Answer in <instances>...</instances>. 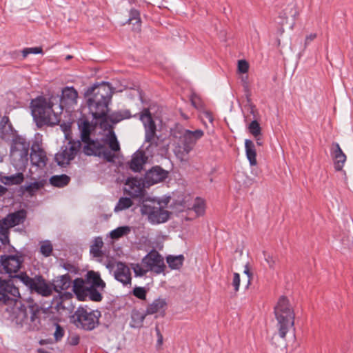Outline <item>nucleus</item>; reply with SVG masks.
Wrapping results in <instances>:
<instances>
[{
  "mask_svg": "<svg viewBox=\"0 0 353 353\" xmlns=\"http://www.w3.org/2000/svg\"><path fill=\"white\" fill-rule=\"evenodd\" d=\"M19 290L12 280L0 279V305L6 306V317L26 330H36L39 327L40 320L37 313L26 308L19 301Z\"/></svg>",
  "mask_w": 353,
  "mask_h": 353,
  "instance_id": "f257e3e1",
  "label": "nucleus"
},
{
  "mask_svg": "<svg viewBox=\"0 0 353 353\" xmlns=\"http://www.w3.org/2000/svg\"><path fill=\"white\" fill-rule=\"evenodd\" d=\"M77 124L81 140L85 143L83 152L86 155H94L103 158L109 162L114 161L117 152L120 151V145L114 132L112 130L108 131L102 139L103 143H101L90 138L93 126L85 117H81Z\"/></svg>",
  "mask_w": 353,
  "mask_h": 353,
  "instance_id": "f03ea898",
  "label": "nucleus"
},
{
  "mask_svg": "<svg viewBox=\"0 0 353 353\" xmlns=\"http://www.w3.org/2000/svg\"><path fill=\"white\" fill-rule=\"evenodd\" d=\"M278 333H274L271 343L276 347H285V336L290 329L294 330V313L288 299L281 296L274 307Z\"/></svg>",
  "mask_w": 353,
  "mask_h": 353,
  "instance_id": "7ed1b4c3",
  "label": "nucleus"
},
{
  "mask_svg": "<svg viewBox=\"0 0 353 353\" xmlns=\"http://www.w3.org/2000/svg\"><path fill=\"white\" fill-rule=\"evenodd\" d=\"M112 93L111 85L105 82L93 86L87 91L88 107L94 119H103L106 117Z\"/></svg>",
  "mask_w": 353,
  "mask_h": 353,
  "instance_id": "20e7f679",
  "label": "nucleus"
},
{
  "mask_svg": "<svg viewBox=\"0 0 353 353\" xmlns=\"http://www.w3.org/2000/svg\"><path fill=\"white\" fill-rule=\"evenodd\" d=\"M203 135L204 132L201 129L191 130L181 128L174 132L176 140L172 143V151L177 159L181 162H188L190 152Z\"/></svg>",
  "mask_w": 353,
  "mask_h": 353,
  "instance_id": "39448f33",
  "label": "nucleus"
},
{
  "mask_svg": "<svg viewBox=\"0 0 353 353\" xmlns=\"http://www.w3.org/2000/svg\"><path fill=\"white\" fill-rule=\"evenodd\" d=\"M57 97L52 96L47 99L43 97H37L31 102V112L34 119L43 124L56 125L60 121V112L55 106Z\"/></svg>",
  "mask_w": 353,
  "mask_h": 353,
  "instance_id": "423d86ee",
  "label": "nucleus"
},
{
  "mask_svg": "<svg viewBox=\"0 0 353 353\" xmlns=\"http://www.w3.org/2000/svg\"><path fill=\"white\" fill-rule=\"evenodd\" d=\"M140 119L145 129V139L142 145L143 150L152 157L157 152L160 143V139L156 134V125L148 109L143 110L140 116Z\"/></svg>",
  "mask_w": 353,
  "mask_h": 353,
  "instance_id": "0eeeda50",
  "label": "nucleus"
},
{
  "mask_svg": "<svg viewBox=\"0 0 353 353\" xmlns=\"http://www.w3.org/2000/svg\"><path fill=\"white\" fill-rule=\"evenodd\" d=\"M30 143L21 137H16L10 148V159L13 166L23 171L28 163Z\"/></svg>",
  "mask_w": 353,
  "mask_h": 353,
  "instance_id": "6e6552de",
  "label": "nucleus"
},
{
  "mask_svg": "<svg viewBox=\"0 0 353 353\" xmlns=\"http://www.w3.org/2000/svg\"><path fill=\"white\" fill-rule=\"evenodd\" d=\"M101 315L97 310H94L87 306L79 307L72 315V320L77 327L92 330L99 325Z\"/></svg>",
  "mask_w": 353,
  "mask_h": 353,
  "instance_id": "1a4fd4ad",
  "label": "nucleus"
},
{
  "mask_svg": "<svg viewBox=\"0 0 353 353\" xmlns=\"http://www.w3.org/2000/svg\"><path fill=\"white\" fill-rule=\"evenodd\" d=\"M13 278L19 279L32 292H34L43 296H49L52 293V286L47 283L41 276L31 278L26 273L21 272L14 276Z\"/></svg>",
  "mask_w": 353,
  "mask_h": 353,
  "instance_id": "9d476101",
  "label": "nucleus"
},
{
  "mask_svg": "<svg viewBox=\"0 0 353 353\" xmlns=\"http://www.w3.org/2000/svg\"><path fill=\"white\" fill-rule=\"evenodd\" d=\"M142 214L148 216L152 223H161L165 222L169 218V212L164 209L159 201H150L144 203L141 207Z\"/></svg>",
  "mask_w": 353,
  "mask_h": 353,
  "instance_id": "9b49d317",
  "label": "nucleus"
},
{
  "mask_svg": "<svg viewBox=\"0 0 353 353\" xmlns=\"http://www.w3.org/2000/svg\"><path fill=\"white\" fill-rule=\"evenodd\" d=\"M81 147L79 140H70L55 154V161L59 166L63 167L74 159Z\"/></svg>",
  "mask_w": 353,
  "mask_h": 353,
  "instance_id": "f8f14e48",
  "label": "nucleus"
},
{
  "mask_svg": "<svg viewBox=\"0 0 353 353\" xmlns=\"http://www.w3.org/2000/svg\"><path fill=\"white\" fill-rule=\"evenodd\" d=\"M97 289L88 288L83 279H76L73 282V291L79 301H85L89 297L92 301H100L102 296Z\"/></svg>",
  "mask_w": 353,
  "mask_h": 353,
  "instance_id": "ddd939ff",
  "label": "nucleus"
},
{
  "mask_svg": "<svg viewBox=\"0 0 353 353\" xmlns=\"http://www.w3.org/2000/svg\"><path fill=\"white\" fill-rule=\"evenodd\" d=\"M142 264L148 268L149 272H153L157 274L163 273L166 268L163 256L154 250L143 258Z\"/></svg>",
  "mask_w": 353,
  "mask_h": 353,
  "instance_id": "4468645a",
  "label": "nucleus"
},
{
  "mask_svg": "<svg viewBox=\"0 0 353 353\" xmlns=\"http://www.w3.org/2000/svg\"><path fill=\"white\" fill-rule=\"evenodd\" d=\"M23 261V256L19 252L1 256V265L3 270L9 274L18 272Z\"/></svg>",
  "mask_w": 353,
  "mask_h": 353,
  "instance_id": "2eb2a0df",
  "label": "nucleus"
},
{
  "mask_svg": "<svg viewBox=\"0 0 353 353\" xmlns=\"http://www.w3.org/2000/svg\"><path fill=\"white\" fill-rule=\"evenodd\" d=\"M299 15V10L297 3L295 1L292 0L287 4H283L281 6V10L279 12V18L281 19V25L288 23V20L290 17L292 19L291 28L295 24L296 17Z\"/></svg>",
  "mask_w": 353,
  "mask_h": 353,
  "instance_id": "dca6fc26",
  "label": "nucleus"
},
{
  "mask_svg": "<svg viewBox=\"0 0 353 353\" xmlns=\"http://www.w3.org/2000/svg\"><path fill=\"white\" fill-rule=\"evenodd\" d=\"M78 92L73 87H65L62 90L60 103L57 105L60 114L64 106H72L77 104Z\"/></svg>",
  "mask_w": 353,
  "mask_h": 353,
  "instance_id": "f3484780",
  "label": "nucleus"
},
{
  "mask_svg": "<svg viewBox=\"0 0 353 353\" xmlns=\"http://www.w3.org/2000/svg\"><path fill=\"white\" fill-rule=\"evenodd\" d=\"M114 279L123 285H130L132 276L130 268L123 262H117L114 271Z\"/></svg>",
  "mask_w": 353,
  "mask_h": 353,
  "instance_id": "a211bd4d",
  "label": "nucleus"
},
{
  "mask_svg": "<svg viewBox=\"0 0 353 353\" xmlns=\"http://www.w3.org/2000/svg\"><path fill=\"white\" fill-rule=\"evenodd\" d=\"M168 172L161 168L156 166L148 171L145 176V183L148 185H152L165 180Z\"/></svg>",
  "mask_w": 353,
  "mask_h": 353,
  "instance_id": "6ab92c4d",
  "label": "nucleus"
},
{
  "mask_svg": "<svg viewBox=\"0 0 353 353\" xmlns=\"http://www.w3.org/2000/svg\"><path fill=\"white\" fill-rule=\"evenodd\" d=\"M30 158L32 164L38 168H43L46 165L47 157L46 152L37 143L32 145Z\"/></svg>",
  "mask_w": 353,
  "mask_h": 353,
  "instance_id": "aec40b11",
  "label": "nucleus"
},
{
  "mask_svg": "<svg viewBox=\"0 0 353 353\" xmlns=\"http://www.w3.org/2000/svg\"><path fill=\"white\" fill-rule=\"evenodd\" d=\"M124 190L132 197H138L142 195L143 185L137 178H128L125 183Z\"/></svg>",
  "mask_w": 353,
  "mask_h": 353,
  "instance_id": "412c9836",
  "label": "nucleus"
},
{
  "mask_svg": "<svg viewBox=\"0 0 353 353\" xmlns=\"http://www.w3.org/2000/svg\"><path fill=\"white\" fill-rule=\"evenodd\" d=\"M25 218L26 212L24 210H19L7 215L6 217L0 221V225L9 229L23 223Z\"/></svg>",
  "mask_w": 353,
  "mask_h": 353,
  "instance_id": "4be33fe9",
  "label": "nucleus"
},
{
  "mask_svg": "<svg viewBox=\"0 0 353 353\" xmlns=\"http://www.w3.org/2000/svg\"><path fill=\"white\" fill-rule=\"evenodd\" d=\"M148 157H150L143 150L137 151L132 157L129 162L130 168L134 172H139L143 169V165L146 163Z\"/></svg>",
  "mask_w": 353,
  "mask_h": 353,
  "instance_id": "5701e85b",
  "label": "nucleus"
},
{
  "mask_svg": "<svg viewBox=\"0 0 353 353\" xmlns=\"http://www.w3.org/2000/svg\"><path fill=\"white\" fill-rule=\"evenodd\" d=\"M331 154L334 160V169L336 171H342L346 161V155L343 153L338 143H332Z\"/></svg>",
  "mask_w": 353,
  "mask_h": 353,
  "instance_id": "b1692460",
  "label": "nucleus"
},
{
  "mask_svg": "<svg viewBox=\"0 0 353 353\" xmlns=\"http://www.w3.org/2000/svg\"><path fill=\"white\" fill-rule=\"evenodd\" d=\"M84 281L88 288H98L99 290H103L105 287V283L101 279L99 273L94 271L88 272Z\"/></svg>",
  "mask_w": 353,
  "mask_h": 353,
  "instance_id": "393cba45",
  "label": "nucleus"
},
{
  "mask_svg": "<svg viewBox=\"0 0 353 353\" xmlns=\"http://www.w3.org/2000/svg\"><path fill=\"white\" fill-rule=\"evenodd\" d=\"M166 305L167 303L165 299L161 298L155 299L151 304L148 306L146 309V314H154L159 313L160 314H163Z\"/></svg>",
  "mask_w": 353,
  "mask_h": 353,
  "instance_id": "a878e982",
  "label": "nucleus"
},
{
  "mask_svg": "<svg viewBox=\"0 0 353 353\" xmlns=\"http://www.w3.org/2000/svg\"><path fill=\"white\" fill-rule=\"evenodd\" d=\"M246 157L251 166L256 165V150L254 143L250 139H245V142Z\"/></svg>",
  "mask_w": 353,
  "mask_h": 353,
  "instance_id": "bb28decb",
  "label": "nucleus"
},
{
  "mask_svg": "<svg viewBox=\"0 0 353 353\" xmlns=\"http://www.w3.org/2000/svg\"><path fill=\"white\" fill-rule=\"evenodd\" d=\"M13 134V130L9 118L6 116L2 117L0 121V137L3 139H8Z\"/></svg>",
  "mask_w": 353,
  "mask_h": 353,
  "instance_id": "cd10ccee",
  "label": "nucleus"
},
{
  "mask_svg": "<svg viewBox=\"0 0 353 353\" xmlns=\"http://www.w3.org/2000/svg\"><path fill=\"white\" fill-rule=\"evenodd\" d=\"M22 172L23 171H20L10 176H1L0 181L6 185H20L24 180V176Z\"/></svg>",
  "mask_w": 353,
  "mask_h": 353,
  "instance_id": "c85d7f7f",
  "label": "nucleus"
},
{
  "mask_svg": "<svg viewBox=\"0 0 353 353\" xmlns=\"http://www.w3.org/2000/svg\"><path fill=\"white\" fill-rule=\"evenodd\" d=\"M70 285V276L67 274L57 277L53 283L52 290L57 292L67 290Z\"/></svg>",
  "mask_w": 353,
  "mask_h": 353,
  "instance_id": "c756f323",
  "label": "nucleus"
},
{
  "mask_svg": "<svg viewBox=\"0 0 353 353\" xmlns=\"http://www.w3.org/2000/svg\"><path fill=\"white\" fill-rule=\"evenodd\" d=\"M167 263L168 266L172 270H179L180 269L184 261V256L182 254H179L177 256L170 255L166 258Z\"/></svg>",
  "mask_w": 353,
  "mask_h": 353,
  "instance_id": "7c9ffc66",
  "label": "nucleus"
},
{
  "mask_svg": "<svg viewBox=\"0 0 353 353\" xmlns=\"http://www.w3.org/2000/svg\"><path fill=\"white\" fill-rule=\"evenodd\" d=\"M46 184L45 180H40L27 184L23 187L25 192L29 195L33 196L38 190L42 188Z\"/></svg>",
  "mask_w": 353,
  "mask_h": 353,
  "instance_id": "2f4dec72",
  "label": "nucleus"
},
{
  "mask_svg": "<svg viewBox=\"0 0 353 353\" xmlns=\"http://www.w3.org/2000/svg\"><path fill=\"white\" fill-rule=\"evenodd\" d=\"M70 181V177L65 174L54 175L50 179L51 185L58 188H62L68 185Z\"/></svg>",
  "mask_w": 353,
  "mask_h": 353,
  "instance_id": "473e14b6",
  "label": "nucleus"
},
{
  "mask_svg": "<svg viewBox=\"0 0 353 353\" xmlns=\"http://www.w3.org/2000/svg\"><path fill=\"white\" fill-rule=\"evenodd\" d=\"M103 242L102 238L96 237L92 245L90 246V254L94 257L101 256L102 254L101 248L103 247Z\"/></svg>",
  "mask_w": 353,
  "mask_h": 353,
  "instance_id": "72a5a7b5",
  "label": "nucleus"
},
{
  "mask_svg": "<svg viewBox=\"0 0 353 353\" xmlns=\"http://www.w3.org/2000/svg\"><path fill=\"white\" fill-rule=\"evenodd\" d=\"M148 314L146 312L142 313L139 311H134L132 314V323L131 326L133 327H140L142 326L145 316Z\"/></svg>",
  "mask_w": 353,
  "mask_h": 353,
  "instance_id": "f704fd0d",
  "label": "nucleus"
},
{
  "mask_svg": "<svg viewBox=\"0 0 353 353\" xmlns=\"http://www.w3.org/2000/svg\"><path fill=\"white\" fill-rule=\"evenodd\" d=\"M131 231V228L129 226H121L113 230H112L110 233V236L113 239H117L123 236L128 234Z\"/></svg>",
  "mask_w": 353,
  "mask_h": 353,
  "instance_id": "c9c22d12",
  "label": "nucleus"
},
{
  "mask_svg": "<svg viewBox=\"0 0 353 353\" xmlns=\"http://www.w3.org/2000/svg\"><path fill=\"white\" fill-rule=\"evenodd\" d=\"M248 130L254 138L261 137V128L256 119H253L248 125Z\"/></svg>",
  "mask_w": 353,
  "mask_h": 353,
  "instance_id": "e433bc0d",
  "label": "nucleus"
},
{
  "mask_svg": "<svg viewBox=\"0 0 353 353\" xmlns=\"http://www.w3.org/2000/svg\"><path fill=\"white\" fill-rule=\"evenodd\" d=\"M40 253L45 257L50 256L52 252L53 247L51 242L48 240L42 241L39 243Z\"/></svg>",
  "mask_w": 353,
  "mask_h": 353,
  "instance_id": "4c0bfd02",
  "label": "nucleus"
},
{
  "mask_svg": "<svg viewBox=\"0 0 353 353\" xmlns=\"http://www.w3.org/2000/svg\"><path fill=\"white\" fill-rule=\"evenodd\" d=\"M128 23L134 26V28L135 30L138 31L140 30L141 19L139 12L137 10H132L130 11Z\"/></svg>",
  "mask_w": 353,
  "mask_h": 353,
  "instance_id": "58836bf2",
  "label": "nucleus"
},
{
  "mask_svg": "<svg viewBox=\"0 0 353 353\" xmlns=\"http://www.w3.org/2000/svg\"><path fill=\"white\" fill-rule=\"evenodd\" d=\"M132 205V201L130 198H121L114 208L115 212L122 211L129 208Z\"/></svg>",
  "mask_w": 353,
  "mask_h": 353,
  "instance_id": "ea45409f",
  "label": "nucleus"
},
{
  "mask_svg": "<svg viewBox=\"0 0 353 353\" xmlns=\"http://www.w3.org/2000/svg\"><path fill=\"white\" fill-rule=\"evenodd\" d=\"M192 209L198 216L203 215L205 210L204 200L201 198H196L193 204Z\"/></svg>",
  "mask_w": 353,
  "mask_h": 353,
  "instance_id": "a19ab883",
  "label": "nucleus"
},
{
  "mask_svg": "<svg viewBox=\"0 0 353 353\" xmlns=\"http://www.w3.org/2000/svg\"><path fill=\"white\" fill-rule=\"evenodd\" d=\"M244 274L248 277V283L246 288H248L256 281V275L254 270L249 267L248 264L244 265Z\"/></svg>",
  "mask_w": 353,
  "mask_h": 353,
  "instance_id": "79ce46f5",
  "label": "nucleus"
},
{
  "mask_svg": "<svg viewBox=\"0 0 353 353\" xmlns=\"http://www.w3.org/2000/svg\"><path fill=\"white\" fill-rule=\"evenodd\" d=\"M131 268L133 270L136 276H143L149 272L147 268L139 263H132Z\"/></svg>",
  "mask_w": 353,
  "mask_h": 353,
  "instance_id": "37998d69",
  "label": "nucleus"
},
{
  "mask_svg": "<svg viewBox=\"0 0 353 353\" xmlns=\"http://www.w3.org/2000/svg\"><path fill=\"white\" fill-rule=\"evenodd\" d=\"M41 53H43V49L41 47L26 48L22 50V55L23 58L27 57L30 54H37Z\"/></svg>",
  "mask_w": 353,
  "mask_h": 353,
  "instance_id": "c03bdc74",
  "label": "nucleus"
},
{
  "mask_svg": "<svg viewBox=\"0 0 353 353\" xmlns=\"http://www.w3.org/2000/svg\"><path fill=\"white\" fill-rule=\"evenodd\" d=\"M60 128L64 134L65 139L68 141L73 140L71 137V124L70 123H64L60 125Z\"/></svg>",
  "mask_w": 353,
  "mask_h": 353,
  "instance_id": "a18cd8bd",
  "label": "nucleus"
},
{
  "mask_svg": "<svg viewBox=\"0 0 353 353\" xmlns=\"http://www.w3.org/2000/svg\"><path fill=\"white\" fill-rule=\"evenodd\" d=\"M247 98V105H244V108H247V110L253 115V119H256L257 117V110L256 109V106L251 102V99L249 96L246 94Z\"/></svg>",
  "mask_w": 353,
  "mask_h": 353,
  "instance_id": "49530a36",
  "label": "nucleus"
},
{
  "mask_svg": "<svg viewBox=\"0 0 353 353\" xmlns=\"http://www.w3.org/2000/svg\"><path fill=\"white\" fill-rule=\"evenodd\" d=\"M8 233V228L0 225V241L4 245L9 243Z\"/></svg>",
  "mask_w": 353,
  "mask_h": 353,
  "instance_id": "de8ad7c7",
  "label": "nucleus"
},
{
  "mask_svg": "<svg viewBox=\"0 0 353 353\" xmlns=\"http://www.w3.org/2000/svg\"><path fill=\"white\" fill-rule=\"evenodd\" d=\"M133 294L136 297H137L140 299L144 300V299H145V296H146V290H145L144 288L136 287L133 290Z\"/></svg>",
  "mask_w": 353,
  "mask_h": 353,
  "instance_id": "09e8293b",
  "label": "nucleus"
},
{
  "mask_svg": "<svg viewBox=\"0 0 353 353\" xmlns=\"http://www.w3.org/2000/svg\"><path fill=\"white\" fill-rule=\"evenodd\" d=\"M341 243L345 248H350L353 244V237L350 235L344 236L341 239Z\"/></svg>",
  "mask_w": 353,
  "mask_h": 353,
  "instance_id": "8fccbe9b",
  "label": "nucleus"
},
{
  "mask_svg": "<svg viewBox=\"0 0 353 353\" xmlns=\"http://www.w3.org/2000/svg\"><path fill=\"white\" fill-rule=\"evenodd\" d=\"M240 282H241V279H240L239 274L234 273V277H233V281H232V285L234 286V290L236 292L238 291L239 289Z\"/></svg>",
  "mask_w": 353,
  "mask_h": 353,
  "instance_id": "3c124183",
  "label": "nucleus"
},
{
  "mask_svg": "<svg viewBox=\"0 0 353 353\" xmlns=\"http://www.w3.org/2000/svg\"><path fill=\"white\" fill-rule=\"evenodd\" d=\"M63 334H64V331L61 328V327L59 325H57L56 330L54 333L55 340L57 341H59L63 336Z\"/></svg>",
  "mask_w": 353,
  "mask_h": 353,
  "instance_id": "603ef678",
  "label": "nucleus"
},
{
  "mask_svg": "<svg viewBox=\"0 0 353 353\" xmlns=\"http://www.w3.org/2000/svg\"><path fill=\"white\" fill-rule=\"evenodd\" d=\"M201 119L205 122V120H208L210 123H212L213 117L212 114L208 111H203L201 114Z\"/></svg>",
  "mask_w": 353,
  "mask_h": 353,
  "instance_id": "864d4df0",
  "label": "nucleus"
},
{
  "mask_svg": "<svg viewBox=\"0 0 353 353\" xmlns=\"http://www.w3.org/2000/svg\"><path fill=\"white\" fill-rule=\"evenodd\" d=\"M265 260L268 263L270 268H274L275 265V260L273 256L270 255H265Z\"/></svg>",
  "mask_w": 353,
  "mask_h": 353,
  "instance_id": "5fc2aeb1",
  "label": "nucleus"
},
{
  "mask_svg": "<svg viewBox=\"0 0 353 353\" xmlns=\"http://www.w3.org/2000/svg\"><path fill=\"white\" fill-rule=\"evenodd\" d=\"M316 33H312V34L307 35L305 39V43H304L305 48H306L307 46L309 45V43L311 41H312L314 39H316Z\"/></svg>",
  "mask_w": 353,
  "mask_h": 353,
  "instance_id": "6e6d98bb",
  "label": "nucleus"
},
{
  "mask_svg": "<svg viewBox=\"0 0 353 353\" xmlns=\"http://www.w3.org/2000/svg\"><path fill=\"white\" fill-rule=\"evenodd\" d=\"M156 332H157V337H158L157 344L159 345H161L162 343H163V336L161 334L160 330H159L158 327L156 328Z\"/></svg>",
  "mask_w": 353,
  "mask_h": 353,
  "instance_id": "4d7b16f0",
  "label": "nucleus"
},
{
  "mask_svg": "<svg viewBox=\"0 0 353 353\" xmlns=\"http://www.w3.org/2000/svg\"><path fill=\"white\" fill-rule=\"evenodd\" d=\"M38 353H53L52 349L41 347L37 350Z\"/></svg>",
  "mask_w": 353,
  "mask_h": 353,
  "instance_id": "13d9d810",
  "label": "nucleus"
},
{
  "mask_svg": "<svg viewBox=\"0 0 353 353\" xmlns=\"http://www.w3.org/2000/svg\"><path fill=\"white\" fill-rule=\"evenodd\" d=\"M238 72L240 74L243 73V59L238 61Z\"/></svg>",
  "mask_w": 353,
  "mask_h": 353,
  "instance_id": "bf43d9fd",
  "label": "nucleus"
},
{
  "mask_svg": "<svg viewBox=\"0 0 353 353\" xmlns=\"http://www.w3.org/2000/svg\"><path fill=\"white\" fill-rule=\"evenodd\" d=\"M249 66V63L244 59V74L248 72Z\"/></svg>",
  "mask_w": 353,
  "mask_h": 353,
  "instance_id": "052dcab7",
  "label": "nucleus"
},
{
  "mask_svg": "<svg viewBox=\"0 0 353 353\" xmlns=\"http://www.w3.org/2000/svg\"><path fill=\"white\" fill-rule=\"evenodd\" d=\"M6 191H7V189L6 188H4L3 186H2L1 185H0V196H2L3 194H4Z\"/></svg>",
  "mask_w": 353,
  "mask_h": 353,
  "instance_id": "680f3d73",
  "label": "nucleus"
},
{
  "mask_svg": "<svg viewBox=\"0 0 353 353\" xmlns=\"http://www.w3.org/2000/svg\"><path fill=\"white\" fill-rule=\"evenodd\" d=\"M256 139V144L258 145H263V141H261V137H257V138H255Z\"/></svg>",
  "mask_w": 353,
  "mask_h": 353,
  "instance_id": "e2e57ef3",
  "label": "nucleus"
},
{
  "mask_svg": "<svg viewBox=\"0 0 353 353\" xmlns=\"http://www.w3.org/2000/svg\"><path fill=\"white\" fill-rule=\"evenodd\" d=\"M192 105H193L195 108H198V105H197L196 102V101H195L194 99H192Z\"/></svg>",
  "mask_w": 353,
  "mask_h": 353,
  "instance_id": "0e129e2a",
  "label": "nucleus"
},
{
  "mask_svg": "<svg viewBox=\"0 0 353 353\" xmlns=\"http://www.w3.org/2000/svg\"><path fill=\"white\" fill-rule=\"evenodd\" d=\"M106 268H107L108 269H109V270L112 269V263H108V264L106 265Z\"/></svg>",
  "mask_w": 353,
  "mask_h": 353,
  "instance_id": "69168bd1",
  "label": "nucleus"
},
{
  "mask_svg": "<svg viewBox=\"0 0 353 353\" xmlns=\"http://www.w3.org/2000/svg\"><path fill=\"white\" fill-rule=\"evenodd\" d=\"M245 83V80L244 79V84ZM243 90H244V93H246L248 92L247 87L245 85H244Z\"/></svg>",
  "mask_w": 353,
  "mask_h": 353,
  "instance_id": "338daca9",
  "label": "nucleus"
},
{
  "mask_svg": "<svg viewBox=\"0 0 353 353\" xmlns=\"http://www.w3.org/2000/svg\"><path fill=\"white\" fill-rule=\"evenodd\" d=\"M281 34H282L284 32V29L283 28H281L279 30Z\"/></svg>",
  "mask_w": 353,
  "mask_h": 353,
  "instance_id": "774afa93",
  "label": "nucleus"
}]
</instances>
